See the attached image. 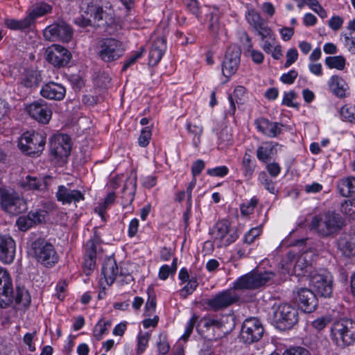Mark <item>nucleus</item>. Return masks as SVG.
Wrapping results in <instances>:
<instances>
[{
    "mask_svg": "<svg viewBox=\"0 0 355 355\" xmlns=\"http://www.w3.org/2000/svg\"><path fill=\"white\" fill-rule=\"evenodd\" d=\"M345 219L334 211H327L313 217L309 228L321 238H334L345 226Z\"/></svg>",
    "mask_w": 355,
    "mask_h": 355,
    "instance_id": "nucleus-1",
    "label": "nucleus"
},
{
    "mask_svg": "<svg viewBox=\"0 0 355 355\" xmlns=\"http://www.w3.org/2000/svg\"><path fill=\"white\" fill-rule=\"evenodd\" d=\"M243 293L244 275H242L234 282L232 288L223 291L213 298L208 300L207 304L214 311L222 310L238 302Z\"/></svg>",
    "mask_w": 355,
    "mask_h": 355,
    "instance_id": "nucleus-2",
    "label": "nucleus"
},
{
    "mask_svg": "<svg viewBox=\"0 0 355 355\" xmlns=\"http://www.w3.org/2000/svg\"><path fill=\"white\" fill-rule=\"evenodd\" d=\"M30 253L46 268H52L59 261V255L54 245L44 237L37 238L31 243Z\"/></svg>",
    "mask_w": 355,
    "mask_h": 355,
    "instance_id": "nucleus-3",
    "label": "nucleus"
},
{
    "mask_svg": "<svg viewBox=\"0 0 355 355\" xmlns=\"http://www.w3.org/2000/svg\"><path fill=\"white\" fill-rule=\"evenodd\" d=\"M272 324L281 331L292 329L299 321L298 310L293 306L283 303L272 307Z\"/></svg>",
    "mask_w": 355,
    "mask_h": 355,
    "instance_id": "nucleus-4",
    "label": "nucleus"
},
{
    "mask_svg": "<svg viewBox=\"0 0 355 355\" xmlns=\"http://www.w3.org/2000/svg\"><path fill=\"white\" fill-rule=\"evenodd\" d=\"M331 330L338 346L346 347L355 343V321L352 319L343 318L335 322Z\"/></svg>",
    "mask_w": 355,
    "mask_h": 355,
    "instance_id": "nucleus-5",
    "label": "nucleus"
},
{
    "mask_svg": "<svg viewBox=\"0 0 355 355\" xmlns=\"http://www.w3.org/2000/svg\"><path fill=\"white\" fill-rule=\"evenodd\" d=\"M0 204L8 213L17 215L26 209L25 201L12 189L0 187Z\"/></svg>",
    "mask_w": 355,
    "mask_h": 355,
    "instance_id": "nucleus-6",
    "label": "nucleus"
},
{
    "mask_svg": "<svg viewBox=\"0 0 355 355\" xmlns=\"http://www.w3.org/2000/svg\"><path fill=\"white\" fill-rule=\"evenodd\" d=\"M98 55L105 62H112L119 59L124 53L123 43L114 38L107 37L99 42Z\"/></svg>",
    "mask_w": 355,
    "mask_h": 355,
    "instance_id": "nucleus-7",
    "label": "nucleus"
},
{
    "mask_svg": "<svg viewBox=\"0 0 355 355\" xmlns=\"http://www.w3.org/2000/svg\"><path fill=\"white\" fill-rule=\"evenodd\" d=\"M46 144V137L39 132H26L19 140L18 146L25 154L31 156H38L44 150Z\"/></svg>",
    "mask_w": 355,
    "mask_h": 355,
    "instance_id": "nucleus-8",
    "label": "nucleus"
},
{
    "mask_svg": "<svg viewBox=\"0 0 355 355\" xmlns=\"http://www.w3.org/2000/svg\"><path fill=\"white\" fill-rule=\"evenodd\" d=\"M104 15L103 8L96 3V1L92 0L87 3L84 15L77 18L75 22L83 28L90 26H101L103 25Z\"/></svg>",
    "mask_w": 355,
    "mask_h": 355,
    "instance_id": "nucleus-9",
    "label": "nucleus"
},
{
    "mask_svg": "<svg viewBox=\"0 0 355 355\" xmlns=\"http://www.w3.org/2000/svg\"><path fill=\"white\" fill-rule=\"evenodd\" d=\"M71 150V138L64 134H57L49 140V152L51 156L57 161L65 162Z\"/></svg>",
    "mask_w": 355,
    "mask_h": 355,
    "instance_id": "nucleus-10",
    "label": "nucleus"
},
{
    "mask_svg": "<svg viewBox=\"0 0 355 355\" xmlns=\"http://www.w3.org/2000/svg\"><path fill=\"white\" fill-rule=\"evenodd\" d=\"M310 281L319 295L324 297H331L333 293V277L329 271L322 270L311 275Z\"/></svg>",
    "mask_w": 355,
    "mask_h": 355,
    "instance_id": "nucleus-11",
    "label": "nucleus"
},
{
    "mask_svg": "<svg viewBox=\"0 0 355 355\" xmlns=\"http://www.w3.org/2000/svg\"><path fill=\"white\" fill-rule=\"evenodd\" d=\"M46 61L55 67H66L72 58L71 52L59 44H52L45 51Z\"/></svg>",
    "mask_w": 355,
    "mask_h": 355,
    "instance_id": "nucleus-12",
    "label": "nucleus"
},
{
    "mask_svg": "<svg viewBox=\"0 0 355 355\" xmlns=\"http://www.w3.org/2000/svg\"><path fill=\"white\" fill-rule=\"evenodd\" d=\"M73 36V29L64 21L54 23L44 30V37L49 41L69 42Z\"/></svg>",
    "mask_w": 355,
    "mask_h": 355,
    "instance_id": "nucleus-13",
    "label": "nucleus"
},
{
    "mask_svg": "<svg viewBox=\"0 0 355 355\" xmlns=\"http://www.w3.org/2000/svg\"><path fill=\"white\" fill-rule=\"evenodd\" d=\"M241 49L235 45L230 46L225 53L222 64V72L225 77H230L237 71L241 61Z\"/></svg>",
    "mask_w": 355,
    "mask_h": 355,
    "instance_id": "nucleus-14",
    "label": "nucleus"
},
{
    "mask_svg": "<svg viewBox=\"0 0 355 355\" xmlns=\"http://www.w3.org/2000/svg\"><path fill=\"white\" fill-rule=\"evenodd\" d=\"M13 302L12 281L6 270L0 268V306L7 308Z\"/></svg>",
    "mask_w": 355,
    "mask_h": 355,
    "instance_id": "nucleus-15",
    "label": "nucleus"
},
{
    "mask_svg": "<svg viewBox=\"0 0 355 355\" xmlns=\"http://www.w3.org/2000/svg\"><path fill=\"white\" fill-rule=\"evenodd\" d=\"M26 110L33 119L42 124L49 123L52 115L51 109L48 103L42 99L31 103L26 107Z\"/></svg>",
    "mask_w": 355,
    "mask_h": 355,
    "instance_id": "nucleus-16",
    "label": "nucleus"
},
{
    "mask_svg": "<svg viewBox=\"0 0 355 355\" xmlns=\"http://www.w3.org/2000/svg\"><path fill=\"white\" fill-rule=\"evenodd\" d=\"M274 277L275 273L272 271L253 270L248 274H245V288H259L265 286Z\"/></svg>",
    "mask_w": 355,
    "mask_h": 355,
    "instance_id": "nucleus-17",
    "label": "nucleus"
},
{
    "mask_svg": "<svg viewBox=\"0 0 355 355\" xmlns=\"http://www.w3.org/2000/svg\"><path fill=\"white\" fill-rule=\"evenodd\" d=\"M295 299L299 307L305 313H312L318 306L316 295L309 288L298 289Z\"/></svg>",
    "mask_w": 355,
    "mask_h": 355,
    "instance_id": "nucleus-18",
    "label": "nucleus"
},
{
    "mask_svg": "<svg viewBox=\"0 0 355 355\" xmlns=\"http://www.w3.org/2000/svg\"><path fill=\"white\" fill-rule=\"evenodd\" d=\"M263 327L258 318H245V343H252L261 339Z\"/></svg>",
    "mask_w": 355,
    "mask_h": 355,
    "instance_id": "nucleus-19",
    "label": "nucleus"
},
{
    "mask_svg": "<svg viewBox=\"0 0 355 355\" xmlns=\"http://www.w3.org/2000/svg\"><path fill=\"white\" fill-rule=\"evenodd\" d=\"M55 196L63 205L76 203L85 199L84 193L80 191L64 185L58 187Z\"/></svg>",
    "mask_w": 355,
    "mask_h": 355,
    "instance_id": "nucleus-20",
    "label": "nucleus"
},
{
    "mask_svg": "<svg viewBox=\"0 0 355 355\" xmlns=\"http://www.w3.org/2000/svg\"><path fill=\"white\" fill-rule=\"evenodd\" d=\"M229 232V222L223 220L216 223L211 232V234L214 241H218L220 245H227L235 240L232 235H227Z\"/></svg>",
    "mask_w": 355,
    "mask_h": 355,
    "instance_id": "nucleus-21",
    "label": "nucleus"
},
{
    "mask_svg": "<svg viewBox=\"0 0 355 355\" xmlns=\"http://www.w3.org/2000/svg\"><path fill=\"white\" fill-rule=\"evenodd\" d=\"M49 175H45L41 178L27 175L20 182V187L24 191H37L39 192H45L48 189V180Z\"/></svg>",
    "mask_w": 355,
    "mask_h": 355,
    "instance_id": "nucleus-22",
    "label": "nucleus"
},
{
    "mask_svg": "<svg viewBox=\"0 0 355 355\" xmlns=\"http://www.w3.org/2000/svg\"><path fill=\"white\" fill-rule=\"evenodd\" d=\"M15 256V241L8 235H0V260L8 264L13 261Z\"/></svg>",
    "mask_w": 355,
    "mask_h": 355,
    "instance_id": "nucleus-23",
    "label": "nucleus"
},
{
    "mask_svg": "<svg viewBox=\"0 0 355 355\" xmlns=\"http://www.w3.org/2000/svg\"><path fill=\"white\" fill-rule=\"evenodd\" d=\"M40 94L47 99L61 101L66 95V89L61 84L49 82L42 87Z\"/></svg>",
    "mask_w": 355,
    "mask_h": 355,
    "instance_id": "nucleus-24",
    "label": "nucleus"
},
{
    "mask_svg": "<svg viewBox=\"0 0 355 355\" xmlns=\"http://www.w3.org/2000/svg\"><path fill=\"white\" fill-rule=\"evenodd\" d=\"M254 123L259 131L269 137H277L282 132L281 128L283 126L277 122H271L264 118L257 119Z\"/></svg>",
    "mask_w": 355,
    "mask_h": 355,
    "instance_id": "nucleus-25",
    "label": "nucleus"
},
{
    "mask_svg": "<svg viewBox=\"0 0 355 355\" xmlns=\"http://www.w3.org/2000/svg\"><path fill=\"white\" fill-rule=\"evenodd\" d=\"M101 274L104 277L105 281L108 286H111L115 281L118 275H122L119 270L115 259L110 257L107 258L102 267Z\"/></svg>",
    "mask_w": 355,
    "mask_h": 355,
    "instance_id": "nucleus-26",
    "label": "nucleus"
},
{
    "mask_svg": "<svg viewBox=\"0 0 355 355\" xmlns=\"http://www.w3.org/2000/svg\"><path fill=\"white\" fill-rule=\"evenodd\" d=\"M166 49V41L164 37H159L153 41L149 52L150 65H157L161 60Z\"/></svg>",
    "mask_w": 355,
    "mask_h": 355,
    "instance_id": "nucleus-27",
    "label": "nucleus"
},
{
    "mask_svg": "<svg viewBox=\"0 0 355 355\" xmlns=\"http://www.w3.org/2000/svg\"><path fill=\"white\" fill-rule=\"evenodd\" d=\"M315 256L311 252H304L298 257L294 270L295 272H301L302 273H311V268L314 261Z\"/></svg>",
    "mask_w": 355,
    "mask_h": 355,
    "instance_id": "nucleus-28",
    "label": "nucleus"
},
{
    "mask_svg": "<svg viewBox=\"0 0 355 355\" xmlns=\"http://www.w3.org/2000/svg\"><path fill=\"white\" fill-rule=\"evenodd\" d=\"M230 109L228 112L231 115H234L236 111V107L240 109L244 103V88L242 86H238L235 88L232 94L229 95L228 97Z\"/></svg>",
    "mask_w": 355,
    "mask_h": 355,
    "instance_id": "nucleus-29",
    "label": "nucleus"
},
{
    "mask_svg": "<svg viewBox=\"0 0 355 355\" xmlns=\"http://www.w3.org/2000/svg\"><path fill=\"white\" fill-rule=\"evenodd\" d=\"M42 81L40 71L37 70L28 69L24 73L21 84L26 88H33L37 87Z\"/></svg>",
    "mask_w": 355,
    "mask_h": 355,
    "instance_id": "nucleus-30",
    "label": "nucleus"
},
{
    "mask_svg": "<svg viewBox=\"0 0 355 355\" xmlns=\"http://www.w3.org/2000/svg\"><path fill=\"white\" fill-rule=\"evenodd\" d=\"M337 188L343 196L355 195V178L349 177L342 179L338 182Z\"/></svg>",
    "mask_w": 355,
    "mask_h": 355,
    "instance_id": "nucleus-31",
    "label": "nucleus"
},
{
    "mask_svg": "<svg viewBox=\"0 0 355 355\" xmlns=\"http://www.w3.org/2000/svg\"><path fill=\"white\" fill-rule=\"evenodd\" d=\"M4 24L10 30L23 31L31 26L32 24V18L31 17H28V15L20 20L7 18L5 19Z\"/></svg>",
    "mask_w": 355,
    "mask_h": 355,
    "instance_id": "nucleus-32",
    "label": "nucleus"
},
{
    "mask_svg": "<svg viewBox=\"0 0 355 355\" xmlns=\"http://www.w3.org/2000/svg\"><path fill=\"white\" fill-rule=\"evenodd\" d=\"M13 300L17 305L28 307L31 302V297L28 290L24 286H17L15 295H13Z\"/></svg>",
    "mask_w": 355,
    "mask_h": 355,
    "instance_id": "nucleus-33",
    "label": "nucleus"
},
{
    "mask_svg": "<svg viewBox=\"0 0 355 355\" xmlns=\"http://www.w3.org/2000/svg\"><path fill=\"white\" fill-rule=\"evenodd\" d=\"M344 83V80L339 76H333L331 78L330 88L337 97L343 98L345 96Z\"/></svg>",
    "mask_w": 355,
    "mask_h": 355,
    "instance_id": "nucleus-34",
    "label": "nucleus"
},
{
    "mask_svg": "<svg viewBox=\"0 0 355 355\" xmlns=\"http://www.w3.org/2000/svg\"><path fill=\"white\" fill-rule=\"evenodd\" d=\"M148 298L145 305V316H152L155 312L156 309V295L154 293V290L152 286H149L147 289Z\"/></svg>",
    "mask_w": 355,
    "mask_h": 355,
    "instance_id": "nucleus-35",
    "label": "nucleus"
},
{
    "mask_svg": "<svg viewBox=\"0 0 355 355\" xmlns=\"http://www.w3.org/2000/svg\"><path fill=\"white\" fill-rule=\"evenodd\" d=\"M115 198V193H109L104 199V201L101 203H99L98 206L95 207L94 211L100 215L102 219L105 220V211L109 206L114 202Z\"/></svg>",
    "mask_w": 355,
    "mask_h": 355,
    "instance_id": "nucleus-36",
    "label": "nucleus"
},
{
    "mask_svg": "<svg viewBox=\"0 0 355 355\" xmlns=\"http://www.w3.org/2000/svg\"><path fill=\"white\" fill-rule=\"evenodd\" d=\"M338 246L346 256L355 255V240L353 238L340 239Z\"/></svg>",
    "mask_w": 355,
    "mask_h": 355,
    "instance_id": "nucleus-37",
    "label": "nucleus"
},
{
    "mask_svg": "<svg viewBox=\"0 0 355 355\" xmlns=\"http://www.w3.org/2000/svg\"><path fill=\"white\" fill-rule=\"evenodd\" d=\"M209 31L214 37L218 36L223 32V26L219 22V17L216 12L210 13Z\"/></svg>",
    "mask_w": 355,
    "mask_h": 355,
    "instance_id": "nucleus-38",
    "label": "nucleus"
},
{
    "mask_svg": "<svg viewBox=\"0 0 355 355\" xmlns=\"http://www.w3.org/2000/svg\"><path fill=\"white\" fill-rule=\"evenodd\" d=\"M51 6L46 3H41L37 4L32 11L28 14V17H31L32 24L35 19L39 17L43 16L51 11Z\"/></svg>",
    "mask_w": 355,
    "mask_h": 355,
    "instance_id": "nucleus-39",
    "label": "nucleus"
},
{
    "mask_svg": "<svg viewBox=\"0 0 355 355\" xmlns=\"http://www.w3.org/2000/svg\"><path fill=\"white\" fill-rule=\"evenodd\" d=\"M96 261V252H85L84 258V272L87 275H90L91 272L94 269Z\"/></svg>",
    "mask_w": 355,
    "mask_h": 355,
    "instance_id": "nucleus-40",
    "label": "nucleus"
},
{
    "mask_svg": "<svg viewBox=\"0 0 355 355\" xmlns=\"http://www.w3.org/2000/svg\"><path fill=\"white\" fill-rule=\"evenodd\" d=\"M111 326L110 321L100 320L95 325L93 330V336L97 340L102 339L103 336L107 333L109 327Z\"/></svg>",
    "mask_w": 355,
    "mask_h": 355,
    "instance_id": "nucleus-41",
    "label": "nucleus"
},
{
    "mask_svg": "<svg viewBox=\"0 0 355 355\" xmlns=\"http://www.w3.org/2000/svg\"><path fill=\"white\" fill-rule=\"evenodd\" d=\"M325 64L330 69L343 70L345 67V59L342 55L329 56L326 58Z\"/></svg>",
    "mask_w": 355,
    "mask_h": 355,
    "instance_id": "nucleus-42",
    "label": "nucleus"
},
{
    "mask_svg": "<svg viewBox=\"0 0 355 355\" xmlns=\"http://www.w3.org/2000/svg\"><path fill=\"white\" fill-rule=\"evenodd\" d=\"M248 23L253 26L254 30L264 24V20L261 17L259 13L254 9L248 10L247 17Z\"/></svg>",
    "mask_w": 355,
    "mask_h": 355,
    "instance_id": "nucleus-43",
    "label": "nucleus"
},
{
    "mask_svg": "<svg viewBox=\"0 0 355 355\" xmlns=\"http://www.w3.org/2000/svg\"><path fill=\"white\" fill-rule=\"evenodd\" d=\"M340 114L343 121L355 123V107L345 105L341 107Z\"/></svg>",
    "mask_w": 355,
    "mask_h": 355,
    "instance_id": "nucleus-44",
    "label": "nucleus"
},
{
    "mask_svg": "<svg viewBox=\"0 0 355 355\" xmlns=\"http://www.w3.org/2000/svg\"><path fill=\"white\" fill-rule=\"evenodd\" d=\"M17 225L21 231L26 232L34 226V223L32 222L31 218L28 214L27 216L19 217L17 220Z\"/></svg>",
    "mask_w": 355,
    "mask_h": 355,
    "instance_id": "nucleus-45",
    "label": "nucleus"
},
{
    "mask_svg": "<svg viewBox=\"0 0 355 355\" xmlns=\"http://www.w3.org/2000/svg\"><path fill=\"white\" fill-rule=\"evenodd\" d=\"M272 148V147L259 146L257 150V158L265 163L269 162L271 159Z\"/></svg>",
    "mask_w": 355,
    "mask_h": 355,
    "instance_id": "nucleus-46",
    "label": "nucleus"
},
{
    "mask_svg": "<svg viewBox=\"0 0 355 355\" xmlns=\"http://www.w3.org/2000/svg\"><path fill=\"white\" fill-rule=\"evenodd\" d=\"M47 212L42 209H39L35 211H30L28 213L31 220L34 223V225L41 224L45 221Z\"/></svg>",
    "mask_w": 355,
    "mask_h": 355,
    "instance_id": "nucleus-47",
    "label": "nucleus"
},
{
    "mask_svg": "<svg viewBox=\"0 0 355 355\" xmlns=\"http://www.w3.org/2000/svg\"><path fill=\"white\" fill-rule=\"evenodd\" d=\"M198 284L196 279H190L187 284L180 290V295L182 297L186 298L196 290Z\"/></svg>",
    "mask_w": 355,
    "mask_h": 355,
    "instance_id": "nucleus-48",
    "label": "nucleus"
},
{
    "mask_svg": "<svg viewBox=\"0 0 355 355\" xmlns=\"http://www.w3.org/2000/svg\"><path fill=\"white\" fill-rule=\"evenodd\" d=\"M151 130L149 127H146L141 130V135L139 137V144L141 147H146L148 145L151 138Z\"/></svg>",
    "mask_w": 355,
    "mask_h": 355,
    "instance_id": "nucleus-49",
    "label": "nucleus"
},
{
    "mask_svg": "<svg viewBox=\"0 0 355 355\" xmlns=\"http://www.w3.org/2000/svg\"><path fill=\"white\" fill-rule=\"evenodd\" d=\"M143 48H141L139 51L135 52L134 54L132 55L129 58H128L126 61L124 62L121 71H125L131 65L135 64L136 61L143 55Z\"/></svg>",
    "mask_w": 355,
    "mask_h": 355,
    "instance_id": "nucleus-50",
    "label": "nucleus"
},
{
    "mask_svg": "<svg viewBox=\"0 0 355 355\" xmlns=\"http://www.w3.org/2000/svg\"><path fill=\"white\" fill-rule=\"evenodd\" d=\"M198 319V316L196 314H194L191 318V319L189 320V322L187 324L184 334L181 336L182 340H183L184 341L187 340V339L189 338V336H191V334L193 330L194 325H195L196 322H197Z\"/></svg>",
    "mask_w": 355,
    "mask_h": 355,
    "instance_id": "nucleus-51",
    "label": "nucleus"
},
{
    "mask_svg": "<svg viewBox=\"0 0 355 355\" xmlns=\"http://www.w3.org/2000/svg\"><path fill=\"white\" fill-rule=\"evenodd\" d=\"M150 335L148 333L140 334L137 338V354H141L148 345Z\"/></svg>",
    "mask_w": 355,
    "mask_h": 355,
    "instance_id": "nucleus-52",
    "label": "nucleus"
},
{
    "mask_svg": "<svg viewBox=\"0 0 355 355\" xmlns=\"http://www.w3.org/2000/svg\"><path fill=\"white\" fill-rule=\"evenodd\" d=\"M262 232V229L261 226H257L256 227H252L249 232L245 234V243H252L259 236Z\"/></svg>",
    "mask_w": 355,
    "mask_h": 355,
    "instance_id": "nucleus-53",
    "label": "nucleus"
},
{
    "mask_svg": "<svg viewBox=\"0 0 355 355\" xmlns=\"http://www.w3.org/2000/svg\"><path fill=\"white\" fill-rule=\"evenodd\" d=\"M282 355H311V354L305 347H294L286 349Z\"/></svg>",
    "mask_w": 355,
    "mask_h": 355,
    "instance_id": "nucleus-54",
    "label": "nucleus"
},
{
    "mask_svg": "<svg viewBox=\"0 0 355 355\" xmlns=\"http://www.w3.org/2000/svg\"><path fill=\"white\" fill-rule=\"evenodd\" d=\"M229 172V169L225 166H218L207 170V173L210 176L214 177H224Z\"/></svg>",
    "mask_w": 355,
    "mask_h": 355,
    "instance_id": "nucleus-55",
    "label": "nucleus"
},
{
    "mask_svg": "<svg viewBox=\"0 0 355 355\" xmlns=\"http://www.w3.org/2000/svg\"><path fill=\"white\" fill-rule=\"evenodd\" d=\"M298 58V53L296 49H290L286 52V61L285 62V67H289L293 64Z\"/></svg>",
    "mask_w": 355,
    "mask_h": 355,
    "instance_id": "nucleus-56",
    "label": "nucleus"
},
{
    "mask_svg": "<svg viewBox=\"0 0 355 355\" xmlns=\"http://www.w3.org/2000/svg\"><path fill=\"white\" fill-rule=\"evenodd\" d=\"M255 31L257 32L258 35L261 36L262 40H264L266 37L270 38L272 36V30L265 24L256 28Z\"/></svg>",
    "mask_w": 355,
    "mask_h": 355,
    "instance_id": "nucleus-57",
    "label": "nucleus"
},
{
    "mask_svg": "<svg viewBox=\"0 0 355 355\" xmlns=\"http://www.w3.org/2000/svg\"><path fill=\"white\" fill-rule=\"evenodd\" d=\"M205 164L202 159H198L194 162L191 166L193 178H196L197 175H200L202 170L205 168Z\"/></svg>",
    "mask_w": 355,
    "mask_h": 355,
    "instance_id": "nucleus-58",
    "label": "nucleus"
},
{
    "mask_svg": "<svg viewBox=\"0 0 355 355\" xmlns=\"http://www.w3.org/2000/svg\"><path fill=\"white\" fill-rule=\"evenodd\" d=\"M330 319L326 317H321L312 322V327L318 330H322L329 323Z\"/></svg>",
    "mask_w": 355,
    "mask_h": 355,
    "instance_id": "nucleus-59",
    "label": "nucleus"
},
{
    "mask_svg": "<svg viewBox=\"0 0 355 355\" xmlns=\"http://www.w3.org/2000/svg\"><path fill=\"white\" fill-rule=\"evenodd\" d=\"M232 135L230 134L227 128H224L220 130L219 133L218 139L220 140V144L224 146H228L232 141Z\"/></svg>",
    "mask_w": 355,
    "mask_h": 355,
    "instance_id": "nucleus-60",
    "label": "nucleus"
},
{
    "mask_svg": "<svg viewBox=\"0 0 355 355\" xmlns=\"http://www.w3.org/2000/svg\"><path fill=\"white\" fill-rule=\"evenodd\" d=\"M297 72L295 70H291L287 73H284L280 80L285 84H292L297 77Z\"/></svg>",
    "mask_w": 355,
    "mask_h": 355,
    "instance_id": "nucleus-61",
    "label": "nucleus"
},
{
    "mask_svg": "<svg viewBox=\"0 0 355 355\" xmlns=\"http://www.w3.org/2000/svg\"><path fill=\"white\" fill-rule=\"evenodd\" d=\"M188 9L197 17H199V7L197 0H187L184 1Z\"/></svg>",
    "mask_w": 355,
    "mask_h": 355,
    "instance_id": "nucleus-62",
    "label": "nucleus"
},
{
    "mask_svg": "<svg viewBox=\"0 0 355 355\" xmlns=\"http://www.w3.org/2000/svg\"><path fill=\"white\" fill-rule=\"evenodd\" d=\"M346 46L352 53H355V34L350 33L349 35H345Z\"/></svg>",
    "mask_w": 355,
    "mask_h": 355,
    "instance_id": "nucleus-63",
    "label": "nucleus"
},
{
    "mask_svg": "<svg viewBox=\"0 0 355 355\" xmlns=\"http://www.w3.org/2000/svg\"><path fill=\"white\" fill-rule=\"evenodd\" d=\"M340 211L345 215L352 216L355 214V209L352 207L349 201L345 200L340 206Z\"/></svg>",
    "mask_w": 355,
    "mask_h": 355,
    "instance_id": "nucleus-64",
    "label": "nucleus"
}]
</instances>
